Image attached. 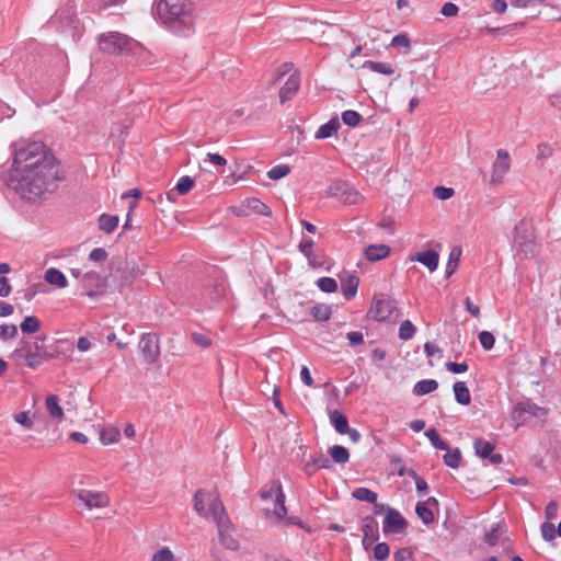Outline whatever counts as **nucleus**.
<instances>
[{
	"label": "nucleus",
	"instance_id": "nucleus-5",
	"mask_svg": "<svg viewBox=\"0 0 561 561\" xmlns=\"http://www.w3.org/2000/svg\"><path fill=\"white\" fill-rule=\"evenodd\" d=\"M45 337L37 336L34 342L23 341L20 348L12 353V358L20 360L23 358L27 367L35 369L41 366L45 360L50 359L53 356L46 351L44 346Z\"/></svg>",
	"mask_w": 561,
	"mask_h": 561
},
{
	"label": "nucleus",
	"instance_id": "nucleus-31",
	"mask_svg": "<svg viewBox=\"0 0 561 561\" xmlns=\"http://www.w3.org/2000/svg\"><path fill=\"white\" fill-rule=\"evenodd\" d=\"M438 387V382L434 379H424L421 381H417L413 388V392L416 396H424L427 394L434 390H436Z\"/></svg>",
	"mask_w": 561,
	"mask_h": 561
},
{
	"label": "nucleus",
	"instance_id": "nucleus-39",
	"mask_svg": "<svg viewBox=\"0 0 561 561\" xmlns=\"http://www.w3.org/2000/svg\"><path fill=\"white\" fill-rule=\"evenodd\" d=\"M425 436L430 439L432 445L440 450H448V444L443 440L435 428H428L425 432Z\"/></svg>",
	"mask_w": 561,
	"mask_h": 561
},
{
	"label": "nucleus",
	"instance_id": "nucleus-11",
	"mask_svg": "<svg viewBox=\"0 0 561 561\" xmlns=\"http://www.w3.org/2000/svg\"><path fill=\"white\" fill-rule=\"evenodd\" d=\"M76 496L88 510L106 507L110 503L108 497L103 492L79 490Z\"/></svg>",
	"mask_w": 561,
	"mask_h": 561
},
{
	"label": "nucleus",
	"instance_id": "nucleus-36",
	"mask_svg": "<svg viewBox=\"0 0 561 561\" xmlns=\"http://www.w3.org/2000/svg\"><path fill=\"white\" fill-rule=\"evenodd\" d=\"M329 453L332 459L340 465L347 462L350 459V454L347 449L340 445H334L333 447H331Z\"/></svg>",
	"mask_w": 561,
	"mask_h": 561
},
{
	"label": "nucleus",
	"instance_id": "nucleus-60",
	"mask_svg": "<svg viewBox=\"0 0 561 561\" xmlns=\"http://www.w3.org/2000/svg\"><path fill=\"white\" fill-rule=\"evenodd\" d=\"M394 561H412L413 552L409 548H402L394 552Z\"/></svg>",
	"mask_w": 561,
	"mask_h": 561
},
{
	"label": "nucleus",
	"instance_id": "nucleus-47",
	"mask_svg": "<svg viewBox=\"0 0 561 561\" xmlns=\"http://www.w3.org/2000/svg\"><path fill=\"white\" fill-rule=\"evenodd\" d=\"M500 536H501L500 525L496 524L495 526H493L490 530H488L485 533L484 541L489 546L493 547V546H495L500 541Z\"/></svg>",
	"mask_w": 561,
	"mask_h": 561
},
{
	"label": "nucleus",
	"instance_id": "nucleus-44",
	"mask_svg": "<svg viewBox=\"0 0 561 561\" xmlns=\"http://www.w3.org/2000/svg\"><path fill=\"white\" fill-rule=\"evenodd\" d=\"M343 123L350 127H355L359 124L362 116L356 111L347 110L341 116Z\"/></svg>",
	"mask_w": 561,
	"mask_h": 561
},
{
	"label": "nucleus",
	"instance_id": "nucleus-45",
	"mask_svg": "<svg viewBox=\"0 0 561 561\" xmlns=\"http://www.w3.org/2000/svg\"><path fill=\"white\" fill-rule=\"evenodd\" d=\"M317 285L323 293H334L337 289V284L332 277H321L317 280Z\"/></svg>",
	"mask_w": 561,
	"mask_h": 561
},
{
	"label": "nucleus",
	"instance_id": "nucleus-63",
	"mask_svg": "<svg viewBox=\"0 0 561 561\" xmlns=\"http://www.w3.org/2000/svg\"><path fill=\"white\" fill-rule=\"evenodd\" d=\"M207 161L213 163V164H216L218 167H224V165L227 164V160L222 156H220L218 153H210V152L207 153L205 162H207Z\"/></svg>",
	"mask_w": 561,
	"mask_h": 561
},
{
	"label": "nucleus",
	"instance_id": "nucleus-18",
	"mask_svg": "<svg viewBox=\"0 0 561 561\" xmlns=\"http://www.w3.org/2000/svg\"><path fill=\"white\" fill-rule=\"evenodd\" d=\"M314 241L311 238L304 237L298 245L299 251L306 256L308 263L312 267L322 266L323 262L318 256V254L313 251Z\"/></svg>",
	"mask_w": 561,
	"mask_h": 561
},
{
	"label": "nucleus",
	"instance_id": "nucleus-48",
	"mask_svg": "<svg viewBox=\"0 0 561 561\" xmlns=\"http://www.w3.org/2000/svg\"><path fill=\"white\" fill-rule=\"evenodd\" d=\"M459 256H460V249H458V248L453 249L449 254V260H448L447 266H446L447 276H450L455 272L457 264H458Z\"/></svg>",
	"mask_w": 561,
	"mask_h": 561
},
{
	"label": "nucleus",
	"instance_id": "nucleus-13",
	"mask_svg": "<svg viewBox=\"0 0 561 561\" xmlns=\"http://www.w3.org/2000/svg\"><path fill=\"white\" fill-rule=\"evenodd\" d=\"M139 348L148 363H154L160 355V347L157 336L146 333L139 341Z\"/></svg>",
	"mask_w": 561,
	"mask_h": 561
},
{
	"label": "nucleus",
	"instance_id": "nucleus-1",
	"mask_svg": "<svg viewBox=\"0 0 561 561\" xmlns=\"http://www.w3.org/2000/svg\"><path fill=\"white\" fill-rule=\"evenodd\" d=\"M61 180L58 163L43 164L39 169H28L25 172L10 173V186L26 201H35L49 190V186Z\"/></svg>",
	"mask_w": 561,
	"mask_h": 561
},
{
	"label": "nucleus",
	"instance_id": "nucleus-53",
	"mask_svg": "<svg viewBox=\"0 0 561 561\" xmlns=\"http://www.w3.org/2000/svg\"><path fill=\"white\" fill-rule=\"evenodd\" d=\"M389 546L386 542H379L374 547V557L378 561H385L389 557Z\"/></svg>",
	"mask_w": 561,
	"mask_h": 561
},
{
	"label": "nucleus",
	"instance_id": "nucleus-14",
	"mask_svg": "<svg viewBox=\"0 0 561 561\" xmlns=\"http://www.w3.org/2000/svg\"><path fill=\"white\" fill-rule=\"evenodd\" d=\"M511 167L510 154L506 150L500 149L496 152V160L493 163L491 181L499 183L503 180Z\"/></svg>",
	"mask_w": 561,
	"mask_h": 561
},
{
	"label": "nucleus",
	"instance_id": "nucleus-46",
	"mask_svg": "<svg viewBox=\"0 0 561 561\" xmlns=\"http://www.w3.org/2000/svg\"><path fill=\"white\" fill-rule=\"evenodd\" d=\"M290 172V168L287 164H278L273 167L267 175L272 180H279L285 178Z\"/></svg>",
	"mask_w": 561,
	"mask_h": 561
},
{
	"label": "nucleus",
	"instance_id": "nucleus-35",
	"mask_svg": "<svg viewBox=\"0 0 561 561\" xmlns=\"http://www.w3.org/2000/svg\"><path fill=\"white\" fill-rule=\"evenodd\" d=\"M10 265L8 263H0V296L8 297L11 293V286L7 277L2 276L10 272Z\"/></svg>",
	"mask_w": 561,
	"mask_h": 561
},
{
	"label": "nucleus",
	"instance_id": "nucleus-55",
	"mask_svg": "<svg viewBox=\"0 0 561 561\" xmlns=\"http://www.w3.org/2000/svg\"><path fill=\"white\" fill-rule=\"evenodd\" d=\"M540 529H541V536H542L543 540L552 541L556 538L557 530L552 523L545 522L543 524H541Z\"/></svg>",
	"mask_w": 561,
	"mask_h": 561
},
{
	"label": "nucleus",
	"instance_id": "nucleus-9",
	"mask_svg": "<svg viewBox=\"0 0 561 561\" xmlns=\"http://www.w3.org/2000/svg\"><path fill=\"white\" fill-rule=\"evenodd\" d=\"M261 497L274 500L273 515L277 519H283L286 516L287 510L285 506V495L282 491V484L279 481H273L270 490L261 492Z\"/></svg>",
	"mask_w": 561,
	"mask_h": 561
},
{
	"label": "nucleus",
	"instance_id": "nucleus-15",
	"mask_svg": "<svg viewBox=\"0 0 561 561\" xmlns=\"http://www.w3.org/2000/svg\"><path fill=\"white\" fill-rule=\"evenodd\" d=\"M362 530L364 534L362 542L367 551L379 538L377 520L373 516L365 517L362 522Z\"/></svg>",
	"mask_w": 561,
	"mask_h": 561
},
{
	"label": "nucleus",
	"instance_id": "nucleus-21",
	"mask_svg": "<svg viewBox=\"0 0 561 561\" xmlns=\"http://www.w3.org/2000/svg\"><path fill=\"white\" fill-rule=\"evenodd\" d=\"M404 526L405 520L401 514L393 508H389L383 520V531L399 530Z\"/></svg>",
	"mask_w": 561,
	"mask_h": 561
},
{
	"label": "nucleus",
	"instance_id": "nucleus-6",
	"mask_svg": "<svg viewBox=\"0 0 561 561\" xmlns=\"http://www.w3.org/2000/svg\"><path fill=\"white\" fill-rule=\"evenodd\" d=\"M100 49L108 55L118 56L130 53L138 45L133 38L119 32H108L98 36Z\"/></svg>",
	"mask_w": 561,
	"mask_h": 561
},
{
	"label": "nucleus",
	"instance_id": "nucleus-25",
	"mask_svg": "<svg viewBox=\"0 0 561 561\" xmlns=\"http://www.w3.org/2000/svg\"><path fill=\"white\" fill-rule=\"evenodd\" d=\"M46 410L50 417L61 420L64 417V410L59 405V399L56 394H50L45 401Z\"/></svg>",
	"mask_w": 561,
	"mask_h": 561
},
{
	"label": "nucleus",
	"instance_id": "nucleus-52",
	"mask_svg": "<svg viewBox=\"0 0 561 561\" xmlns=\"http://www.w3.org/2000/svg\"><path fill=\"white\" fill-rule=\"evenodd\" d=\"M18 335V328L14 324L0 325V339L8 341Z\"/></svg>",
	"mask_w": 561,
	"mask_h": 561
},
{
	"label": "nucleus",
	"instance_id": "nucleus-20",
	"mask_svg": "<svg viewBox=\"0 0 561 561\" xmlns=\"http://www.w3.org/2000/svg\"><path fill=\"white\" fill-rule=\"evenodd\" d=\"M411 261H416L428 268L430 272L436 271L439 262V255L436 251L427 250L419 252L410 257Z\"/></svg>",
	"mask_w": 561,
	"mask_h": 561
},
{
	"label": "nucleus",
	"instance_id": "nucleus-8",
	"mask_svg": "<svg viewBox=\"0 0 561 561\" xmlns=\"http://www.w3.org/2000/svg\"><path fill=\"white\" fill-rule=\"evenodd\" d=\"M329 194L345 205H355L363 201V196L348 184L336 181L329 187Z\"/></svg>",
	"mask_w": 561,
	"mask_h": 561
},
{
	"label": "nucleus",
	"instance_id": "nucleus-22",
	"mask_svg": "<svg viewBox=\"0 0 561 561\" xmlns=\"http://www.w3.org/2000/svg\"><path fill=\"white\" fill-rule=\"evenodd\" d=\"M44 279L46 283L56 286L57 288H66L68 286V280L65 274L56 267L47 268L44 274Z\"/></svg>",
	"mask_w": 561,
	"mask_h": 561
},
{
	"label": "nucleus",
	"instance_id": "nucleus-51",
	"mask_svg": "<svg viewBox=\"0 0 561 561\" xmlns=\"http://www.w3.org/2000/svg\"><path fill=\"white\" fill-rule=\"evenodd\" d=\"M14 421L22 425L23 427L31 430L34 425L33 420L30 416V413L27 411H22L13 416Z\"/></svg>",
	"mask_w": 561,
	"mask_h": 561
},
{
	"label": "nucleus",
	"instance_id": "nucleus-54",
	"mask_svg": "<svg viewBox=\"0 0 561 561\" xmlns=\"http://www.w3.org/2000/svg\"><path fill=\"white\" fill-rule=\"evenodd\" d=\"M479 342L484 350L489 351L494 346L495 339L491 332L482 331L479 334Z\"/></svg>",
	"mask_w": 561,
	"mask_h": 561
},
{
	"label": "nucleus",
	"instance_id": "nucleus-61",
	"mask_svg": "<svg viewBox=\"0 0 561 561\" xmlns=\"http://www.w3.org/2000/svg\"><path fill=\"white\" fill-rule=\"evenodd\" d=\"M446 368L450 373L462 374L468 370V365L465 362L463 363L449 362L446 364Z\"/></svg>",
	"mask_w": 561,
	"mask_h": 561
},
{
	"label": "nucleus",
	"instance_id": "nucleus-32",
	"mask_svg": "<svg viewBox=\"0 0 561 561\" xmlns=\"http://www.w3.org/2000/svg\"><path fill=\"white\" fill-rule=\"evenodd\" d=\"M358 278L356 276H348L344 283H342V294L346 299H352L358 287Z\"/></svg>",
	"mask_w": 561,
	"mask_h": 561
},
{
	"label": "nucleus",
	"instance_id": "nucleus-58",
	"mask_svg": "<svg viewBox=\"0 0 561 561\" xmlns=\"http://www.w3.org/2000/svg\"><path fill=\"white\" fill-rule=\"evenodd\" d=\"M454 195V190L450 187L437 186L434 188V196L440 201H446Z\"/></svg>",
	"mask_w": 561,
	"mask_h": 561
},
{
	"label": "nucleus",
	"instance_id": "nucleus-24",
	"mask_svg": "<svg viewBox=\"0 0 561 561\" xmlns=\"http://www.w3.org/2000/svg\"><path fill=\"white\" fill-rule=\"evenodd\" d=\"M330 422L339 434H345L348 432L347 417L340 411L334 410L330 412Z\"/></svg>",
	"mask_w": 561,
	"mask_h": 561
},
{
	"label": "nucleus",
	"instance_id": "nucleus-50",
	"mask_svg": "<svg viewBox=\"0 0 561 561\" xmlns=\"http://www.w3.org/2000/svg\"><path fill=\"white\" fill-rule=\"evenodd\" d=\"M151 561H174V554L168 547H163L152 554Z\"/></svg>",
	"mask_w": 561,
	"mask_h": 561
},
{
	"label": "nucleus",
	"instance_id": "nucleus-12",
	"mask_svg": "<svg viewBox=\"0 0 561 561\" xmlns=\"http://www.w3.org/2000/svg\"><path fill=\"white\" fill-rule=\"evenodd\" d=\"M473 447L476 455L483 460H489L491 465H497L503 461L502 455L494 453V445L482 437L474 440Z\"/></svg>",
	"mask_w": 561,
	"mask_h": 561
},
{
	"label": "nucleus",
	"instance_id": "nucleus-49",
	"mask_svg": "<svg viewBox=\"0 0 561 561\" xmlns=\"http://www.w3.org/2000/svg\"><path fill=\"white\" fill-rule=\"evenodd\" d=\"M391 45L393 47H402L404 48V53H409L411 48V41L407 34H398L392 38Z\"/></svg>",
	"mask_w": 561,
	"mask_h": 561
},
{
	"label": "nucleus",
	"instance_id": "nucleus-28",
	"mask_svg": "<svg viewBox=\"0 0 561 561\" xmlns=\"http://www.w3.org/2000/svg\"><path fill=\"white\" fill-rule=\"evenodd\" d=\"M119 222V218L114 215L102 214L99 218V228L105 233L113 232Z\"/></svg>",
	"mask_w": 561,
	"mask_h": 561
},
{
	"label": "nucleus",
	"instance_id": "nucleus-38",
	"mask_svg": "<svg viewBox=\"0 0 561 561\" xmlns=\"http://www.w3.org/2000/svg\"><path fill=\"white\" fill-rule=\"evenodd\" d=\"M39 320L34 316H27L20 324V329L23 333H35L39 330Z\"/></svg>",
	"mask_w": 561,
	"mask_h": 561
},
{
	"label": "nucleus",
	"instance_id": "nucleus-19",
	"mask_svg": "<svg viewBox=\"0 0 561 561\" xmlns=\"http://www.w3.org/2000/svg\"><path fill=\"white\" fill-rule=\"evenodd\" d=\"M209 497H218L215 494L205 493L203 490H197L194 494V510L202 517H211L209 512Z\"/></svg>",
	"mask_w": 561,
	"mask_h": 561
},
{
	"label": "nucleus",
	"instance_id": "nucleus-40",
	"mask_svg": "<svg viewBox=\"0 0 561 561\" xmlns=\"http://www.w3.org/2000/svg\"><path fill=\"white\" fill-rule=\"evenodd\" d=\"M353 496L358 501L376 503L377 494L367 488H357L353 491Z\"/></svg>",
	"mask_w": 561,
	"mask_h": 561
},
{
	"label": "nucleus",
	"instance_id": "nucleus-57",
	"mask_svg": "<svg viewBox=\"0 0 561 561\" xmlns=\"http://www.w3.org/2000/svg\"><path fill=\"white\" fill-rule=\"evenodd\" d=\"M107 257V253L102 248H96L89 254V260L95 263H103Z\"/></svg>",
	"mask_w": 561,
	"mask_h": 561
},
{
	"label": "nucleus",
	"instance_id": "nucleus-64",
	"mask_svg": "<svg viewBox=\"0 0 561 561\" xmlns=\"http://www.w3.org/2000/svg\"><path fill=\"white\" fill-rule=\"evenodd\" d=\"M440 13L445 16H455L458 13V7L451 2H447L442 7Z\"/></svg>",
	"mask_w": 561,
	"mask_h": 561
},
{
	"label": "nucleus",
	"instance_id": "nucleus-30",
	"mask_svg": "<svg viewBox=\"0 0 561 561\" xmlns=\"http://www.w3.org/2000/svg\"><path fill=\"white\" fill-rule=\"evenodd\" d=\"M119 438H121L119 430L116 427H113V426L104 427V428H102V431L100 433V440L104 445L117 443L119 440Z\"/></svg>",
	"mask_w": 561,
	"mask_h": 561
},
{
	"label": "nucleus",
	"instance_id": "nucleus-42",
	"mask_svg": "<svg viewBox=\"0 0 561 561\" xmlns=\"http://www.w3.org/2000/svg\"><path fill=\"white\" fill-rule=\"evenodd\" d=\"M194 187V181L191 176L188 175H184L182 178L179 179L178 183H176V186H175V191L178 192V194L180 195H185L187 194L192 188Z\"/></svg>",
	"mask_w": 561,
	"mask_h": 561
},
{
	"label": "nucleus",
	"instance_id": "nucleus-27",
	"mask_svg": "<svg viewBox=\"0 0 561 561\" xmlns=\"http://www.w3.org/2000/svg\"><path fill=\"white\" fill-rule=\"evenodd\" d=\"M339 127H340V124H339L337 119H335V118L330 119L328 123H325L319 127L314 137H316V139L330 138L336 134Z\"/></svg>",
	"mask_w": 561,
	"mask_h": 561
},
{
	"label": "nucleus",
	"instance_id": "nucleus-4",
	"mask_svg": "<svg viewBox=\"0 0 561 561\" xmlns=\"http://www.w3.org/2000/svg\"><path fill=\"white\" fill-rule=\"evenodd\" d=\"M208 504L211 518L218 528L219 541L221 546L231 551L238 550L239 540L233 536L231 522L227 515L221 500L219 497H209Z\"/></svg>",
	"mask_w": 561,
	"mask_h": 561
},
{
	"label": "nucleus",
	"instance_id": "nucleus-33",
	"mask_svg": "<svg viewBox=\"0 0 561 561\" xmlns=\"http://www.w3.org/2000/svg\"><path fill=\"white\" fill-rule=\"evenodd\" d=\"M364 67L369 68L370 70H373L375 72L387 75V76H390L394 72L393 67L389 62L368 60L364 64Z\"/></svg>",
	"mask_w": 561,
	"mask_h": 561
},
{
	"label": "nucleus",
	"instance_id": "nucleus-41",
	"mask_svg": "<svg viewBox=\"0 0 561 561\" xmlns=\"http://www.w3.org/2000/svg\"><path fill=\"white\" fill-rule=\"evenodd\" d=\"M447 454L444 456V462L446 466L450 468H458L461 461V453L458 448L450 450H446Z\"/></svg>",
	"mask_w": 561,
	"mask_h": 561
},
{
	"label": "nucleus",
	"instance_id": "nucleus-10",
	"mask_svg": "<svg viewBox=\"0 0 561 561\" xmlns=\"http://www.w3.org/2000/svg\"><path fill=\"white\" fill-rule=\"evenodd\" d=\"M82 286L87 295L90 297L102 294L106 287V278L96 271H87L82 275Z\"/></svg>",
	"mask_w": 561,
	"mask_h": 561
},
{
	"label": "nucleus",
	"instance_id": "nucleus-62",
	"mask_svg": "<svg viewBox=\"0 0 561 561\" xmlns=\"http://www.w3.org/2000/svg\"><path fill=\"white\" fill-rule=\"evenodd\" d=\"M346 337L350 342L351 346H357L363 344L364 342V335L362 332L358 331H352L346 334Z\"/></svg>",
	"mask_w": 561,
	"mask_h": 561
},
{
	"label": "nucleus",
	"instance_id": "nucleus-59",
	"mask_svg": "<svg viewBox=\"0 0 561 561\" xmlns=\"http://www.w3.org/2000/svg\"><path fill=\"white\" fill-rule=\"evenodd\" d=\"M558 511H559L558 503L554 501L549 502L545 510V515H546L547 520L549 522V520L556 519L558 516Z\"/></svg>",
	"mask_w": 561,
	"mask_h": 561
},
{
	"label": "nucleus",
	"instance_id": "nucleus-17",
	"mask_svg": "<svg viewBox=\"0 0 561 561\" xmlns=\"http://www.w3.org/2000/svg\"><path fill=\"white\" fill-rule=\"evenodd\" d=\"M300 88V76L298 73L290 75L279 90L280 103L291 100Z\"/></svg>",
	"mask_w": 561,
	"mask_h": 561
},
{
	"label": "nucleus",
	"instance_id": "nucleus-37",
	"mask_svg": "<svg viewBox=\"0 0 561 561\" xmlns=\"http://www.w3.org/2000/svg\"><path fill=\"white\" fill-rule=\"evenodd\" d=\"M310 313L317 321H327L331 316V308L328 305L318 304L311 308Z\"/></svg>",
	"mask_w": 561,
	"mask_h": 561
},
{
	"label": "nucleus",
	"instance_id": "nucleus-2",
	"mask_svg": "<svg viewBox=\"0 0 561 561\" xmlns=\"http://www.w3.org/2000/svg\"><path fill=\"white\" fill-rule=\"evenodd\" d=\"M154 13L170 30L187 33L195 21L194 4L190 0H157Z\"/></svg>",
	"mask_w": 561,
	"mask_h": 561
},
{
	"label": "nucleus",
	"instance_id": "nucleus-34",
	"mask_svg": "<svg viewBox=\"0 0 561 561\" xmlns=\"http://www.w3.org/2000/svg\"><path fill=\"white\" fill-rule=\"evenodd\" d=\"M425 504L426 503L417 502L415 506V513L425 525H430L434 522V513L433 510L427 507Z\"/></svg>",
	"mask_w": 561,
	"mask_h": 561
},
{
	"label": "nucleus",
	"instance_id": "nucleus-43",
	"mask_svg": "<svg viewBox=\"0 0 561 561\" xmlns=\"http://www.w3.org/2000/svg\"><path fill=\"white\" fill-rule=\"evenodd\" d=\"M415 331L414 324L410 320H405L400 324L399 337L403 341L410 340L413 337Z\"/></svg>",
	"mask_w": 561,
	"mask_h": 561
},
{
	"label": "nucleus",
	"instance_id": "nucleus-16",
	"mask_svg": "<svg viewBox=\"0 0 561 561\" xmlns=\"http://www.w3.org/2000/svg\"><path fill=\"white\" fill-rule=\"evenodd\" d=\"M234 213L238 216H249L251 214H259L268 216L271 210L267 205L261 202L257 198H248L245 199L241 206L234 209Z\"/></svg>",
	"mask_w": 561,
	"mask_h": 561
},
{
	"label": "nucleus",
	"instance_id": "nucleus-29",
	"mask_svg": "<svg viewBox=\"0 0 561 561\" xmlns=\"http://www.w3.org/2000/svg\"><path fill=\"white\" fill-rule=\"evenodd\" d=\"M516 411L528 413L536 417H542L547 414V410L545 408L538 407L529 401L518 403Z\"/></svg>",
	"mask_w": 561,
	"mask_h": 561
},
{
	"label": "nucleus",
	"instance_id": "nucleus-7",
	"mask_svg": "<svg viewBox=\"0 0 561 561\" xmlns=\"http://www.w3.org/2000/svg\"><path fill=\"white\" fill-rule=\"evenodd\" d=\"M396 312L397 308L394 301L389 298L381 297L374 299L368 313L377 321H390L396 319Z\"/></svg>",
	"mask_w": 561,
	"mask_h": 561
},
{
	"label": "nucleus",
	"instance_id": "nucleus-23",
	"mask_svg": "<svg viewBox=\"0 0 561 561\" xmlns=\"http://www.w3.org/2000/svg\"><path fill=\"white\" fill-rule=\"evenodd\" d=\"M390 248L387 244H371L368 245L364 255L368 261L375 262L385 259L389 255Z\"/></svg>",
	"mask_w": 561,
	"mask_h": 561
},
{
	"label": "nucleus",
	"instance_id": "nucleus-26",
	"mask_svg": "<svg viewBox=\"0 0 561 561\" xmlns=\"http://www.w3.org/2000/svg\"><path fill=\"white\" fill-rule=\"evenodd\" d=\"M455 400L462 405H468L471 402L470 391L463 381H457L454 385Z\"/></svg>",
	"mask_w": 561,
	"mask_h": 561
},
{
	"label": "nucleus",
	"instance_id": "nucleus-56",
	"mask_svg": "<svg viewBox=\"0 0 561 561\" xmlns=\"http://www.w3.org/2000/svg\"><path fill=\"white\" fill-rule=\"evenodd\" d=\"M191 339L196 345L204 348L209 347L211 345V340L203 333L193 332L191 334Z\"/></svg>",
	"mask_w": 561,
	"mask_h": 561
},
{
	"label": "nucleus",
	"instance_id": "nucleus-3",
	"mask_svg": "<svg viewBox=\"0 0 561 561\" xmlns=\"http://www.w3.org/2000/svg\"><path fill=\"white\" fill-rule=\"evenodd\" d=\"M14 158L10 173L25 172L39 169L43 164H56V158L42 141L21 139L14 142Z\"/></svg>",
	"mask_w": 561,
	"mask_h": 561
}]
</instances>
